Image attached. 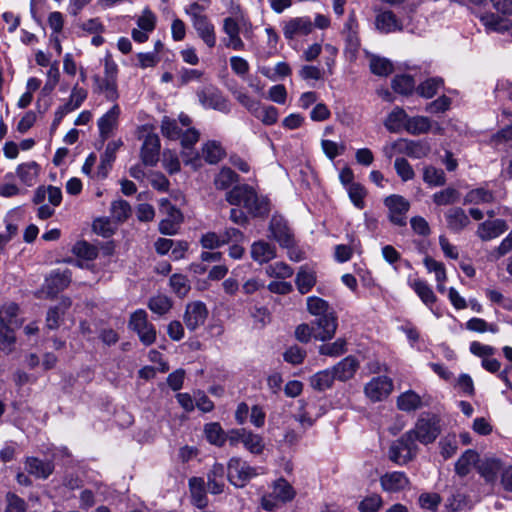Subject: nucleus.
I'll return each instance as SVG.
<instances>
[{"mask_svg": "<svg viewBox=\"0 0 512 512\" xmlns=\"http://www.w3.org/2000/svg\"><path fill=\"white\" fill-rule=\"evenodd\" d=\"M226 200L231 205H242L253 216H265L270 210L268 199L258 196L256 191L247 184L233 187L226 193Z\"/></svg>", "mask_w": 512, "mask_h": 512, "instance_id": "nucleus-1", "label": "nucleus"}, {"mask_svg": "<svg viewBox=\"0 0 512 512\" xmlns=\"http://www.w3.org/2000/svg\"><path fill=\"white\" fill-rule=\"evenodd\" d=\"M186 13L190 16L193 28L196 30L198 37L209 47L214 48L216 45L215 26L207 15L203 13V7L198 3H192Z\"/></svg>", "mask_w": 512, "mask_h": 512, "instance_id": "nucleus-2", "label": "nucleus"}, {"mask_svg": "<svg viewBox=\"0 0 512 512\" xmlns=\"http://www.w3.org/2000/svg\"><path fill=\"white\" fill-rule=\"evenodd\" d=\"M441 432L439 418L430 413H423L418 418L413 429L407 431L411 438L427 445L433 443Z\"/></svg>", "mask_w": 512, "mask_h": 512, "instance_id": "nucleus-3", "label": "nucleus"}, {"mask_svg": "<svg viewBox=\"0 0 512 512\" xmlns=\"http://www.w3.org/2000/svg\"><path fill=\"white\" fill-rule=\"evenodd\" d=\"M128 326L137 333L140 341L145 346H150L156 341V329L148 321V314L145 310L138 309L134 311L130 316Z\"/></svg>", "mask_w": 512, "mask_h": 512, "instance_id": "nucleus-4", "label": "nucleus"}, {"mask_svg": "<svg viewBox=\"0 0 512 512\" xmlns=\"http://www.w3.org/2000/svg\"><path fill=\"white\" fill-rule=\"evenodd\" d=\"M159 211L164 218L159 223V231L164 235H175L183 221L181 211L167 198L159 200Z\"/></svg>", "mask_w": 512, "mask_h": 512, "instance_id": "nucleus-5", "label": "nucleus"}, {"mask_svg": "<svg viewBox=\"0 0 512 512\" xmlns=\"http://www.w3.org/2000/svg\"><path fill=\"white\" fill-rule=\"evenodd\" d=\"M416 452L417 445L411 438V434L406 432L391 444L389 459L398 465H404L415 457Z\"/></svg>", "mask_w": 512, "mask_h": 512, "instance_id": "nucleus-6", "label": "nucleus"}, {"mask_svg": "<svg viewBox=\"0 0 512 512\" xmlns=\"http://www.w3.org/2000/svg\"><path fill=\"white\" fill-rule=\"evenodd\" d=\"M258 475L257 469L238 457L229 460L227 478L236 487H244L248 481Z\"/></svg>", "mask_w": 512, "mask_h": 512, "instance_id": "nucleus-7", "label": "nucleus"}, {"mask_svg": "<svg viewBox=\"0 0 512 512\" xmlns=\"http://www.w3.org/2000/svg\"><path fill=\"white\" fill-rule=\"evenodd\" d=\"M314 327V339L327 342L334 338L338 328V317L335 312H330L312 321Z\"/></svg>", "mask_w": 512, "mask_h": 512, "instance_id": "nucleus-8", "label": "nucleus"}, {"mask_svg": "<svg viewBox=\"0 0 512 512\" xmlns=\"http://www.w3.org/2000/svg\"><path fill=\"white\" fill-rule=\"evenodd\" d=\"M269 230L281 247L292 248L295 244L294 233L282 216L274 215L271 218Z\"/></svg>", "mask_w": 512, "mask_h": 512, "instance_id": "nucleus-9", "label": "nucleus"}, {"mask_svg": "<svg viewBox=\"0 0 512 512\" xmlns=\"http://www.w3.org/2000/svg\"><path fill=\"white\" fill-rule=\"evenodd\" d=\"M393 382L387 376L372 378L364 387L365 395L373 402L381 401L392 392Z\"/></svg>", "mask_w": 512, "mask_h": 512, "instance_id": "nucleus-10", "label": "nucleus"}, {"mask_svg": "<svg viewBox=\"0 0 512 512\" xmlns=\"http://www.w3.org/2000/svg\"><path fill=\"white\" fill-rule=\"evenodd\" d=\"M385 205L389 209V219L397 226L406 225V213L409 211L410 203L400 195H391L385 199Z\"/></svg>", "mask_w": 512, "mask_h": 512, "instance_id": "nucleus-11", "label": "nucleus"}, {"mask_svg": "<svg viewBox=\"0 0 512 512\" xmlns=\"http://www.w3.org/2000/svg\"><path fill=\"white\" fill-rule=\"evenodd\" d=\"M392 149L414 159H421L430 153V145L426 141L399 139L392 144Z\"/></svg>", "mask_w": 512, "mask_h": 512, "instance_id": "nucleus-12", "label": "nucleus"}, {"mask_svg": "<svg viewBox=\"0 0 512 512\" xmlns=\"http://www.w3.org/2000/svg\"><path fill=\"white\" fill-rule=\"evenodd\" d=\"M380 486L387 493H399L410 489L411 482L404 472L393 471L383 474L380 479Z\"/></svg>", "mask_w": 512, "mask_h": 512, "instance_id": "nucleus-13", "label": "nucleus"}, {"mask_svg": "<svg viewBox=\"0 0 512 512\" xmlns=\"http://www.w3.org/2000/svg\"><path fill=\"white\" fill-rule=\"evenodd\" d=\"M298 404V411L293 417L303 429L312 427L316 420L324 413L322 408L318 407L315 402L309 403L301 399L298 401Z\"/></svg>", "mask_w": 512, "mask_h": 512, "instance_id": "nucleus-14", "label": "nucleus"}, {"mask_svg": "<svg viewBox=\"0 0 512 512\" xmlns=\"http://www.w3.org/2000/svg\"><path fill=\"white\" fill-rule=\"evenodd\" d=\"M313 23L309 17L291 18L283 24V35L287 40H293L310 34Z\"/></svg>", "mask_w": 512, "mask_h": 512, "instance_id": "nucleus-15", "label": "nucleus"}, {"mask_svg": "<svg viewBox=\"0 0 512 512\" xmlns=\"http://www.w3.org/2000/svg\"><path fill=\"white\" fill-rule=\"evenodd\" d=\"M207 316L208 310L203 302H191L186 306L184 323L189 330L194 331L205 323Z\"/></svg>", "mask_w": 512, "mask_h": 512, "instance_id": "nucleus-16", "label": "nucleus"}, {"mask_svg": "<svg viewBox=\"0 0 512 512\" xmlns=\"http://www.w3.org/2000/svg\"><path fill=\"white\" fill-rule=\"evenodd\" d=\"M160 139L155 133H148L141 147V159L144 165L154 166L159 160Z\"/></svg>", "mask_w": 512, "mask_h": 512, "instance_id": "nucleus-17", "label": "nucleus"}, {"mask_svg": "<svg viewBox=\"0 0 512 512\" xmlns=\"http://www.w3.org/2000/svg\"><path fill=\"white\" fill-rule=\"evenodd\" d=\"M120 113L119 105L115 104L98 119L99 134L103 140L108 139L117 129Z\"/></svg>", "mask_w": 512, "mask_h": 512, "instance_id": "nucleus-18", "label": "nucleus"}, {"mask_svg": "<svg viewBox=\"0 0 512 512\" xmlns=\"http://www.w3.org/2000/svg\"><path fill=\"white\" fill-rule=\"evenodd\" d=\"M24 465L26 472L38 479H47L55 469L53 461L37 457H27Z\"/></svg>", "mask_w": 512, "mask_h": 512, "instance_id": "nucleus-19", "label": "nucleus"}, {"mask_svg": "<svg viewBox=\"0 0 512 512\" xmlns=\"http://www.w3.org/2000/svg\"><path fill=\"white\" fill-rule=\"evenodd\" d=\"M227 472L221 463H214L207 473V488L211 494H221L225 488Z\"/></svg>", "mask_w": 512, "mask_h": 512, "instance_id": "nucleus-20", "label": "nucleus"}, {"mask_svg": "<svg viewBox=\"0 0 512 512\" xmlns=\"http://www.w3.org/2000/svg\"><path fill=\"white\" fill-rule=\"evenodd\" d=\"M359 368V361L354 356H347L334 365L331 369L335 379L345 382L353 378Z\"/></svg>", "mask_w": 512, "mask_h": 512, "instance_id": "nucleus-21", "label": "nucleus"}, {"mask_svg": "<svg viewBox=\"0 0 512 512\" xmlns=\"http://www.w3.org/2000/svg\"><path fill=\"white\" fill-rule=\"evenodd\" d=\"M93 91L97 94H103L108 101H116L119 97L117 89V80L113 78L93 76Z\"/></svg>", "mask_w": 512, "mask_h": 512, "instance_id": "nucleus-22", "label": "nucleus"}, {"mask_svg": "<svg viewBox=\"0 0 512 512\" xmlns=\"http://www.w3.org/2000/svg\"><path fill=\"white\" fill-rule=\"evenodd\" d=\"M507 228L506 222L502 219L488 220L478 226L477 235L483 241H489L503 234Z\"/></svg>", "mask_w": 512, "mask_h": 512, "instance_id": "nucleus-23", "label": "nucleus"}, {"mask_svg": "<svg viewBox=\"0 0 512 512\" xmlns=\"http://www.w3.org/2000/svg\"><path fill=\"white\" fill-rule=\"evenodd\" d=\"M375 25L381 33L385 34L403 30L401 21L390 10L378 13L375 19Z\"/></svg>", "mask_w": 512, "mask_h": 512, "instance_id": "nucleus-24", "label": "nucleus"}, {"mask_svg": "<svg viewBox=\"0 0 512 512\" xmlns=\"http://www.w3.org/2000/svg\"><path fill=\"white\" fill-rule=\"evenodd\" d=\"M480 21L488 32L504 33L509 31L512 27V23L509 19L494 13L482 14Z\"/></svg>", "mask_w": 512, "mask_h": 512, "instance_id": "nucleus-25", "label": "nucleus"}, {"mask_svg": "<svg viewBox=\"0 0 512 512\" xmlns=\"http://www.w3.org/2000/svg\"><path fill=\"white\" fill-rule=\"evenodd\" d=\"M478 473L485 479L487 483H494L497 474L502 473L503 466L500 460L495 458H485L479 460V464L476 466Z\"/></svg>", "mask_w": 512, "mask_h": 512, "instance_id": "nucleus-26", "label": "nucleus"}, {"mask_svg": "<svg viewBox=\"0 0 512 512\" xmlns=\"http://www.w3.org/2000/svg\"><path fill=\"white\" fill-rule=\"evenodd\" d=\"M189 489L192 504L199 509L205 508L208 505V498L206 495L204 479L200 477H192L189 480Z\"/></svg>", "mask_w": 512, "mask_h": 512, "instance_id": "nucleus-27", "label": "nucleus"}, {"mask_svg": "<svg viewBox=\"0 0 512 512\" xmlns=\"http://www.w3.org/2000/svg\"><path fill=\"white\" fill-rule=\"evenodd\" d=\"M479 454L472 449L466 450L455 463V472L460 477H465L471 469L479 464Z\"/></svg>", "mask_w": 512, "mask_h": 512, "instance_id": "nucleus-28", "label": "nucleus"}, {"mask_svg": "<svg viewBox=\"0 0 512 512\" xmlns=\"http://www.w3.org/2000/svg\"><path fill=\"white\" fill-rule=\"evenodd\" d=\"M408 284L426 306L431 307L436 302L437 297L426 281L415 278L409 279Z\"/></svg>", "mask_w": 512, "mask_h": 512, "instance_id": "nucleus-29", "label": "nucleus"}, {"mask_svg": "<svg viewBox=\"0 0 512 512\" xmlns=\"http://www.w3.org/2000/svg\"><path fill=\"white\" fill-rule=\"evenodd\" d=\"M251 257L260 264L267 263L276 257L275 247L264 241L255 242L251 246Z\"/></svg>", "mask_w": 512, "mask_h": 512, "instance_id": "nucleus-30", "label": "nucleus"}, {"mask_svg": "<svg viewBox=\"0 0 512 512\" xmlns=\"http://www.w3.org/2000/svg\"><path fill=\"white\" fill-rule=\"evenodd\" d=\"M445 217L448 228L455 232L463 230L470 223L469 217L465 211L459 207L449 209Z\"/></svg>", "mask_w": 512, "mask_h": 512, "instance_id": "nucleus-31", "label": "nucleus"}, {"mask_svg": "<svg viewBox=\"0 0 512 512\" xmlns=\"http://www.w3.org/2000/svg\"><path fill=\"white\" fill-rule=\"evenodd\" d=\"M0 324L18 329L22 325L19 318V306L14 302L5 303L0 307Z\"/></svg>", "mask_w": 512, "mask_h": 512, "instance_id": "nucleus-32", "label": "nucleus"}, {"mask_svg": "<svg viewBox=\"0 0 512 512\" xmlns=\"http://www.w3.org/2000/svg\"><path fill=\"white\" fill-rule=\"evenodd\" d=\"M179 122L182 127L186 128V130H183L181 137L179 138L181 140V145L184 148H190L198 142L200 136L199 132L195 128L190 127L192 120L188 115L181 113L179 115Z\"/></svg>", "mask_w": 512, "mask_h": 512, "instance_id": "nucleus-33", "label": "nucleus"}, {"mask_svg": "<svg viewBox=\"0 0 512 512\" xmlns=\"http://www.w3.org/2000/svg\"><path fill=\"white\" fill-rule=\"evenodd\" d=\"M347 340L345 338H337L333 342H324L318 347V353L322 356L336 358L347 352Z\"/></svg>", "mask_w": 512, "mask_h": 512, "instance_id": "nucleus-34", "label": "nucleus"}, {"mask_svg": "<svg viewBox=\"0 0 512 512\" xmlns=\"http://www.w3.org/2000/svg\"><path fill=\"white\" fill-rule=\"evenodd\" d=\"M407 113L400 107H395L384 121L386 129L392 133L399 132L408 119Z\"/></svg>", "mask_w": 512, "mask_h": 512, "instance_id": "nucleus-35", "label": "nucleus"}, {"mask_svg": "<svg viewBox=\"0 0 512 512\" xmlns=\"http://www.w3.org/2000/svg\"><path fill=\"white\" fill-rule=\"evenodd\" d=\"M335 379L332 369H325L310 377V385L314 390L324 391L332 387Z\"/></svg>", "mask_w": 512, "mask_h": 512, "instance_id": "nucleus-36", "label": "nucleus"}, {"mask_svg": "<svg viewBox=\"0 0 512 512\" xmlns=\"http://www.w3.org/2000/svg\"><path fill=\"white\" fill-rule=\"evenodd\" d=\"M422 406L421 397L414 391L408 390L397 398V407L405 412H412Z\"/></svg>", "mask_w": 512, "mask_h": 512, "instance_id": "nucleus-37", "label": "nucleus"}, {"mask_svg": "<svg viewBox=\"0 0 512 512\" xmlns=\"http://www.w3.org/2000/svg\"><path fill=\"white\" fill-rule=\"evenodd\" d=\"M71 282V272L65 270L63 272H57L47 279V290L49 294H56L59 291L64 290Z\"/></svg>", "mask_w": 512, "mask_h": 512, "instance_id": "nucleus-38", "label": "nucleus"}, {"mask_svg": "<svg viewBox=\"0 0 512 512\" xmlns=\"http://www.w3.org/2000/svg\"><path fill=\"white\" fill-rule=\"evenodd\" d=\"M71 300L66 298L63 299L62 302L52 307L48 310L47 316H46V326L47 328L54 330L57 329L60 325V319L63 316L65 310L70 307Z\"/></svg>", "mask_w": 512, "mask_h": 512, "instance_id": "nucleus-39", "label": "nucleus"}, {"mask_svg": "<svg viewBox=\"0 0 512 512\" xmlns=\"http://www.w3.org/2000/svg\"><path fill=\"white\" fill-rule=\"evenodd\" d=\"M16 328L0 324V351L10 354L14 350L16 343Z\"/></svg>", "mask_w": 512, "mask_h": 512, "instance_id": "nucleus-40", "label": "nucleus"}, {"mask_svg": "<svg viewBox=\"0 0 512 512\" xmlns=\"http://www.w3.org/2000/svg\"><path fill=\"white\" fill-rule=\"evenodd\" d=\"M298 291L301 294L308 293L316 284V276L313 271L301 267L295 279Z\"/></svg>", "mask_w": 512, "mask_h": 512, "instance_id": "nucleus-41", "label": "nucleus"}, {"mask_svg": "<svg viewBox=\"0 0 512 512\" xmlns=\"http://www.w3.org/2000/svg\"><path fill=\"white\" fill-rule=\"evenodd\" d=\"M271 493L282 503L291 501L295 497V490L289 482L283 478L274 482Z\"/></svg>", "mask_w": 512, "mask_h": 512, "instance_id": "nucleus-42", "label": "nucleus"}, {"mask_svg": "<svg viewBox=\"0 0 512 512\" xmlns=\"http://www.w3.org/2000/svg\"><path fill=\"white\" fill-rule=\"evenodd\" d=\"M405 129L412 135L427 133L431 129V121L425 116H415L407 119Z\"/></svg>", "mask_w": 512, "mask_h": 512, "instance_id": "nucleus-43", "label": "nucleus"}, {"mask_svg": "<svg viewBox=\"0 0 512 512\" xmlns=\"http://www.w3.org/2000/svg\"><path fill=\"white\" fill-rule=\"evenodd\" d=\"M38 172L39 165L34 161L20 164L17 168L18 177L24 184L29 186L33 185L36 182Z\"/></svg>", "mask_w": 512, "mask_h": 512, "instance_id": "nucleus-44", "label": "nucleus"}, {"mask_svg": "<svg viewBox=\"0 0 512 512\" xmlns=\"http://www.w3.org/2000/svg\"><path fill=\"white\" fill-rule=\"evenodd\" d=\"M493 201V192L483 187L470 190L464 197V204H483Z\"/></svg>", "mask_w": 512, "mask_h": 512, "instance_id": "nucleus-45", "label": "nucleus"}, {"mask_svg": "<svg viewBox=\"0 0 512 512\" xmlns=\"http://www.w3.org/2000/svg\"><path fill=\"white\" fill-rule=\"evenodd\" d=\"M224 154V149L216 141H208L202 147V156L210 164L218 163Z\"/></svg>", "mask_w": 512, "mask_h": 512, "instance_id": "nucleus-46", "label": "nucleus"}, {"mask_svg": "<svg viewBox=\"0 0 512 512\" xmlns=\"http://www.w3.org/2000/svg\"><path fill=\"white\" fill-rule=\"evenodd\" d=\"M255 118L260 120L264 125H274L278 121V110L274 106H266L261 103L252 114Z\"/></svg>", "mask_w": 512, "mask_h": 512, "instance_id": "nucleus-47", "label": "nucleus"}, {"mask_svg": "<svg viewBox=\"0 0 512 512\" xmlns=\"http://www.w3.org/2000/svg\"><path fill=\"white\" fill-rule=\"evenodd\" d=\"M131 212V206L125 200L119 199L111 203V218L116 222L122 223L126 221L130 217Z\"/></svg>", "mask_w": 512, "mask_h": 512, "instance_id": "nucleus-48", "label": "nucleus"}, {"mask_svg": "<svg viewBox=\"0 0 512 512\" xmlns=\"http://www.w3.org/2000/svg\"><path fill=\"white\" fill-rule=\"evenodd\" d=\"M307 310L316 318L322 317L330 312H334L327 301L317 296H310L307 298Z\"/></svg>", "mask_w": 512, "mask_h": 512, "instance_id": "nucleus-49", "label": "nucleus"}, {"mask_svg": "<svg viewBox=\"0 0 512 512\" xmlns=\"http://www.w3.org/2000/svg\"><path fill=\"white\" fill-rule=\"evenodd\" d=\"M392 88L396 93L409 95L415 88L414 78L410 75H397L392 80Z\"/></svg>", "mask_w": 512, "mask_h": 512, "instance_id": "nucleus-50", "label": "nucleus"}, {"mask_svg": "<svg viewBox=\"0 0 512 512\" xmlns=\"http://www.w3.org/2000/svg\"><path fill=\"white\" fill-rule=\"evenodd\" d=\"M204 432L209 443L216 446H223L226 435L219 423L213 422L205 425Z\"/></svg>", "mask_w": 512, "mask_h": 512, "instance_id": "nucleus-51", "label": "nucleus"}, {"mask_svg": "<svg viewBox=\"0 0 512 512\" xmlns=\"http://www.w3.org/2000/svg\"><path fill=\"white\" fill-rule=\"evenodd\" d=\"M184 127H180L175 119L164 116L161 121V133L164 137L176 140L181 137Z\"/></svg>", "mask_w": 512, "mask_h": 512, "instance_id": "nucleus-52", "label": "nucleus"}, {"mask_svg": "<svg viewBox=\"0 0 512 512\" xmlns=\"http://www.w3.org/2000/svg\"><path fill=\"white\" fill-rule=\"evenodd\" d=\"M460 193L452 187H448L433 195V201L438 206L451 205L459 201Z\"/></svg>", "mask_w": 512, "mask_h": 512, "instance_id": "nucleus-53", "label": "nucleus"}, {"mask_svg": "<svg viewBox=\"0 0 512 512\" xmlns=\"http://www.w3.org/2000/svg\"><path fill=\"white\" fill-rule=\"evenodd\" d=\"M237 181L238 175L231 168L224 167L216 175L214 184L217 189L225 190Z\"/></svg>", "mask_w": 512, "mask_h": 512, "instance_id": "nucleus-54", "label": "nucleus"}, {"mask_svg": "<svg viewBox=\"0 0 512 512\" xmlns=\"http://www.w3.org/2000/svg\"><path fill=\"white\" fill-rule=\"evenodd\" d=\"M423 264L429 273L435 274L436 282H446L447 273L446 268L442 262H439L430 256H426L423 259Z\"/></svg>", "mask_w": 512, "mask_h": 512, "instance_id": "nucleus-55", "label": "nucleus"}, {"mask_svg": "<svg viewBox=\"0 0 512 512\" xmlns=\"http://www.w3.org/2000/svg\"><path fill=\"white\" fill-rule=\"evenodd\" d=\"M370 70L377 76H388L393 71V65L386 58L372 56L370 58Z\"/></svg>", "mask_w": 512, "mask_h": 512, "instance_id": "nucleus-56", "label": "nucleus"}, {"mask_svg": "<svg viewBox=\"0 0 512 512\" xmlns=\"http://www.w3.org/2000/svg\"><path fill=\"white\" fill-rule=\"evenodd\" d=\"M442 86L443 80L441 78H430L417 87V92L424 98H432Z\"/></svg>", "mask_w": 512, "mask_h": 512, "instance_id": "nucleus-57", "label": "nucleus"}, {"mask_svg": "<svg viewBox=\"0 0 512 512\" xmlns=\"http://www.w3.org/2000/svg\"><path fill=\"white\" fill-rule=\"evenodd\" d=\"M88 96V91L78 85L76 83L71 90V94L69 96L68 102L64 105L66 108H69L71 111L78 109L83 102L86 100Z\"/></svg>", "mask_w": 512, "mask_h": 512, "instance_id": "nucleus-58", "label": "nucleus"}, {"mask_svg": "<svg viewBox=\"0 0 512 512\" xmlns=\"http://www.w3.org/2000/svg\"><path fill=\"white\" fill-rule=\"evenodd\" d=\"M171 307V300L165 295L154 296L148 302V308L159 316L166 314Z\"/></svg>", "mask_w": 512, "mask_h": 512, "instance_id": "nucleus-59", "label": "nucleus"}, {"mask_svg": "<svg viewBox=\"0 0 512 512\" xmlns=\"http://www.w3.org/2000/svg\"><path fill=\"white\" fill-rule=\"evenodd\" d=\"M466 329L478 333H497L499 328L494 323H488L482 318H471L466 322Z\"/></svg>", "mask_w": 512, "mask_h": 512, "instance_id": "nucleus-60", "label": "nucleus"}, {"mask_svg": "<svg viewBox=\"0 0 512 512\" xmlns=\"http://www.w3.org/2000/svg\"><path fill=\"white\" fill-rule=\"evenodd\" d=\"M423 180L432 186H441L446 182L445 173L443 170L433 166H427L423 170Z\"/></svg>", "mask_w": 512, "mask_h": 512, "instance_id": "nucleus-61", "label": "nucleus"}, {"mask_svg": "<svg viewBox=\"0 0 512 512\" xmlns=\"http://www.w3.org/2000/svg\"><path fill=\"white\" fill-rule=\"evenodd\" d=\"M170 286L179 297H185L190 291L189 280L181 274H174L170 277Z\"/></svg>", "mask_w": 512, "mask_h": 512, "instance_id": "nucleus-62", "label": "nucleus"}, {"mask_svg": "<svg viewBox=\"0 0 512 512\" xmlns=\"http://www.w3.org/2000/svg\"><path fill=\"white\" fill-rule=\"evenodd\" d=\"M394 168L402 181L407 182L415 177V172L410 163L403 157L396 158Z\"/></svg>", "mask_w": 512, "mask_h": 512, "instance_id": "nucleus-63", "label": "nucleus"}, {"mask_svg": "<svg viewBox=\"0 0 512 512\" xmlns=\"http://www.w3.org/2000/svg\"><path fill=\"white\" fill-rule=\"evenodd\" d=\"M383 504L382 497L379 494H371L365 497L358 505L360 512H377Z\"/></svg>", "mask_w": 512, "mask_h": 512, "instance_id": "nucleus-64", "label": "nucleus"}]
</instances>
